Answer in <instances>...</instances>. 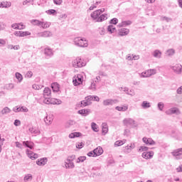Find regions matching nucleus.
Masks as SVG:
<instances>
[{"instance_id": "obj_39", "label": "nucleus", "mask_w": 182, "mask_h": 182, "mask_svg": "<svg viewBox=\"0 0 182 182\" xmlns=\"http://www.w3.org/2000/svg\"><path fill=\"white\" fill-rule=\"evenodd\" d=\"M154 58H161V52L160 50H156L154 52Z\"/></svg>"}, {"instance_id": "obj_53", "label": "nucleus", "mask_w": 182, "mask_h": 182, "mask_svg": "<svg viewBox=\"0 0 182 182\" xmlns=\"http://www.w3.org/2000/svg\"><path fill=\"white\" fill-rule=\"evenodd\" d=\"M90 89H91V90H96V83H95V82L91 83Z\"/></svg>"}, {"instance_id": "obj_11", "label": "nucleus", "mask_w": 182, "mask_h": 182, "mask_svg": "<svg viewBox=\"0 0 182 182\" xmlns=\"http://www.w3.org/2000/svg\"><path fill=\"white\" fill-rule=\"evenodd\" d=\"M152 75H156V70H148L142 73L143 77H150Z\"/></svg>"}, {"instance_id": "obj_45", "label": "nucleus", "mask_w": 182, "mask_h": 182, "mask_svg": "<svg viewBox=\"0 0 182 182\" xmlns=\"http://www.w3.org/2000/svg\"><path fill=\"white\" fill-rule=\"evenodd\" d=\"M91 18H92L94 21H96V19L97 20L99 18V16H97V11H94L92 14H91Z\"/></svg>"}, {"instance_id": "obj_59", "label": "nucleus", "mask_w": 182, "mask_h": 182, "mask_svg": "<svg viewBox=\"0 0 182 182\" xmlns=\"http://www.w3.org/2000/svg\"><path fill=\"white\" fill-rule=\"evenodd\" d=\"M87 156L88 157H96V155L95 154V151L88 152Z\"/></svg>"}, {"instance_id": "obj_6", "label": "nucleus", "mask_w": 182, "mask_h": 182, "mask_svg": "<svg viewBox=\"0 0 182 182\" xmlns=\"http://www.w3.org/2000/svg\"><path fill=\"white\" fill-rule=\"evenodd\" d=\"M43 103H45L46 105H60V103H62V101H58V102H56V100H52V98H46L43 100Z\"/></svg>"}, {"instance_id": "obj_21", "label": "nucleus", "mask_w": 182, "mask_h": 182, "mask_svg": "<svg viewBox=\"0 0 182 182\" xmlns=\"http://www.w3.org/2000/svg\"><path fill=\"white\" fill-rule=\"evenodd\" d=\"M31 23H32V25H34L36 26H41V25H43V21H41L37 19H33L31 21Z\"/></svg>"}, {"instance_id": "obj_58", "label": "nucleus", "mask_w": 182, "mask_h": 182, "mask_svg": "<svg viewBox=\"0 0 182 182\" xmlns=\"http://www.w3.org/2000/svg\"><path fill=\"white\" fill-rule=\"evenodd\" d=\"M85 100L88 101V103H90L93 100V96L90 95L85 97Z\"/></svg>"}, {"instance_id": "obj_34", "label": "nucleus", "mask_w": 182, "mask_h": 182, "mask_svg": "<svg viewBox=\"0 0 182 182\" xmlns=\"http://www.w3.org/2000/svg\"><path fill=\"white\" fill-rule=\"evenodd\" d=\"M51 90L49 89V87H46L43 90V95L44 96H50Z\"/></svg>"}, {"instance_id": "obj_28", "label": "nucleus", "mask_w": 182, "mask_h": 182, "mask_svg": "<svg viewBox=\"0 0 182 182\" xmlns=\"http://www.w3.org/2000/svg\"><path fill=\"white\" fill-rule=\"evenodd\" d=\"M141 107H143V109H149V107H151V105H150V102L144 101L141 104Z\"/></svg>"}, {"instance_id": "obj_31", "label": "nucleus", "mask_w": 182, "mask_h": 182, "mask_svg": "<svg viewBox=\"0 0 182 182\" xmlns=\"http://www.w3.org/2000/svg\"><path fill=\"white\" fill-rule=\"evenodd\" d=\"M51 87L53 92H58L59 91V85H58L57 83L52 84Z\"/></svg>"}, {"instance_id": "obj_15", "label": "nucleus", "mask_w": 182, "mask_h": 182, "mask_svg": "<svg viewBox=\"0 0 182 182\" xmlns=\"http://www.w3.org/2000/svg\"><path fill=\"white\" fill-rule=\"evenodd\" d=\"M23 146H25V147H28V149L32 150V149H33V146H35V144L30 141H23Z\"/></svg>"}, {"instance_id": "obj_8", "label": "nucleus", "mask_w": 182, "mask_h": 182, "mask_svg": "<svg viewBox=\"0 0 182 182\" xmlns=\"http://www.w3.org/2000/svg\"><path fill=\"white\" fill-rule=\"evenodd\" d=\"M180 109L177 107L171 108L168 111L166 112V114H181Z\"/></svg>"}, {"instance_id": "obj_13", "label": "nucleus", "mask_w": 182, "mask_h": 182, "mask_svg": "<svg viewBox=\"0 0 182 182\" xmlns=\"http://www.w3.org/2000/svg\"><path fill=\"white\" fill-rule=\"evenodd\" d=\"M130 30L129 28H121L119 30L118 35L119 36H126L129 35Z\"/></svg>"}, {"instance_id": "obj_29", "label": "nucleus", "mask_w": 182, "mask_h": 182, "mask_svg": "<svg viewBox=\"0 0 182 182\" xmlns=\"http://www.w3.org/2000/svg\"><path fill=\"white\" fill-rule=\"evenodd\" d=\"M102 133L104 134H107V133L109 132V128L107 127V124L102 123Z\"/></svg>"}, {"instance_id": "obj_33", "label": "nucleus", "mask_w": 182, "mask_h": 182, "mask_svg": "<svg viewBox=\"0 0 182 182\" xmlns=\"http://www.w3.org/2000/svg\"><path fill=\"white\" fill-rule=\"evenodd\" d=\"M127 25H132V21H122V23L118 25V26H119V28H122L123 26H127Z\"/></svg>"}, {"instance_id": "obj_16", "label": "nucleus", "mask_w": 182, "mask_h": 182, "mask_svg": "<svg viewBox=\"0 0 182 182\" xmlns=\"http://www.w3.org/2000/svg\"><path fill=\"white\" fill-rule=\"evenodd\" d=\"M46 163H48V159L47 158H43L41 159H38L36 161V164L38 166H45V164H46Z\"/></svg>"}, {"instance_id": "obj_4", "label": "nucleus", "mask_w": 182, "mask_h": 182, "mask_svg": "<svg viewBox=\"0 0 182 182\" xmlns=\"http://www.w3.org/2000/svg\"><path fill=\"white\" fill-rule=\"evenodd\" d=\"M125 126H132V127H137V123L132 118H127L123 120Z\"/></svg>"}, {"instance_id": "obj_57", "label": "nucleus", "mask_w": 182, "mask_h": 182, "mask_svg": "<svg viewBox=\"0 0 182 182\" xmlns=\"http://www.w3.org/2000/svg\"><path fill=\"white\" fill-rule=\"evenodd\" d=\"M164 107V104L163 102H159V103L158 104V108H159L161 111L163 110Z\"/></svg>"}, {"instance_id": "obj_14", "label": "nucleus", "mask_w": 182, "mask_h": 182, "mask_svg": "<svg viewBox=\"0 0 182 182\" xmlns=\"http://www.w3.org/2000/svg\"><path fill=\"white\" fill-rule=\"evenodd\" d=\"M65 163V168H75V164L73 163V161L67 159Z\"/></svg>"}, {"instance_id": "obj_55", "label": "nucleus", "mask_w": 182, "mask_h": 182, "mask_svg": "<svg viewBox=\"0 0 182 182\" xmlns=\"http://www.w3.org/2000/svg\"><path fill=\"white\" fill-rule=\"evenodd\" d=\"M149 150V147L147 146H141L139 149V151H147Z\"/></svg>"}, {"instance_id": "obj_17", "label": "nucleus", "mask_w": 182, "mask_h": 182, "mask_svg": "<svg viewBox=\"0 0 182 182\" xmlns=\"http://www.w3.org/2000/svg\"><path fill=\"white\" fill-rule=\"evenodd\" d=\"M154 155V153L153 151H149V152H144L142 154V157L143 159H151L153 156Z\"/></svg>"}, {"instance_id": "obj_2", "label": "nucleus", "mask_w": 182, "mask_h": 182, "mask_svg": "<svg viewBox=\"0 0 182 182\" xmlns=\"http://www.w3.org/2000/svg\"><path fill=\"white\" fill-rule=\"evenodd\" d=\"M73 82L74 86H79V85L83 83V76L82 75L78 74L76 76L73 77Z\"/></svg>"}, {"instance_id": "obj_1", "label": "nucleus", "mask_w": 182, "mask_h": 182, "mask_svg": "<svg viewBox=\"0 0 182 182\" xmlns=\"http://www.w3.org/2000/svg\"><path fill=\"white\" fill-rule=\"evenodd\" d=\"M74 43L76 46H87V40L82 38L80 37H77L74 39Z\"/></svg>"}, {"instance_id": "obj_52", "label": "nucleus", "mask_w": 182, "mask_h": 182, "mask_svg": "<svg viewBox=\"0 0 182 182\" xmlns=\"http://www.w3.org/2000/svg\"><path fill=\"white\" fill-rule=\"evenodd\" d=\"M123 141H117L114 143V146H117V147H119V146H123Z\"/></svg>"}, {"instance_id": "obj_46", "label": "nucleus", "mask_w": 182, "mask_h": 182, "mask_svg": "<svg viewBox=\"0 0 182 182\" xmlns=\"http://www.w3.org/2000/svg\"><path fill=\"white\" fill-rule=\"evenodd\" d=\"M31 33L29 31H21L20 37L29 36Z\"/></svg>"}, {"instance_id": "obj_27", "label": "nucleus", "mask_w": 182, "mask_h": 182, "mask_svg": "<svg viewBox=\"0 0 182 182\" xmlns=\"http://www.w3.org/2000/svg\"><path fill=\"white\" fill-rule=\"evenodd\" d=\"M11 6V3H8V1H2L0 3V8H9Z\"/></svg>"}, {"instance_id": "obj_47", "label": "nucleus", "mask_w": 182, "mask_h": 182, "mask_svg": "<svg viewBox=\"0 0 182 182\" xmlns=\"http://www.w3.org/2000/svg\"><path fill=\"white\" fill-rule=\"evenodd\" d=\"M89 105H90V102H89V101L86 100L81 101V106L82 107H85V106H89Z\"/></svg>"}, {"instance_id": "obj_7", "label": "nucleus", "mask_w": 182, "mask_h": 182, "mask_svg": "<svg viewBox=\"0 0 182 182\" xmlns=\"http://www.w3.org/2000/svg\"><path fill=\"white\" fill-rule=\"evenodd\" d=\"M117 103V100L108 99L103 101L104 106H113Z\"/></svg>"}, {"instance_id": "obj_38", "label": "nucleus", "mask_w": 182, "mask_h": 182, "mask_svg": "<svg viewBox=\"0 0 182 182\" xmlns=\"http://www.w3.org/2000/svg\"><path fill=\"white\" fill-rule=\"evenodd\" d=\"M8 113H11V109H9L8 107H4L1 110V114H8Z\"/></svg>"}, {"instance_id": "obj_48", "label": "nucleus", "mask_w": 182, "mask_h": 182, "mask_svg": "<svg viewBox=\"0 0 182 182\" xmlns=\"http://www.w3.org/2000/svg\"><path fill=\"white\" fill-rule=\"evenodd\" d=\"M85 160H86V156H80L77 159V163H80V162L83 163V161H85Z\"/></svg>"}, {"instance_id": "obj_18", "label": "nucleus", "mask_w": 182, "mask_h": 182, "mask_svg": "<svg viewBox=\"0 0 182 182\" xmlns=\"http://www.w3.org/2000/svg\"><path fill=\"white\" fill-rule=\"evenodd\" d=\"M93 151H94V154H95V157H97V156H100L103 154V149H102V147L100 146L97 147Z\"/></svg>"}, {"instance_id": "obj_37", "label": "nucleus", "mask_w": 182, "mask_h": 182, "mask_svg": "<svg viewBox=\"0 0 182 182\" xmlns=\"http://www.w3.org/2000/svg\"><path fill=\"white\" fill-rule=\"evenodd\" d=\"M91 127L94 132H99V127H97V124H96V123L92 122Z\"/></svg>"}, {"instance_id": "obj_36", "label": "nucleus", "mask_w": 182, "mask_h": 182, "mask_svg": "<svg viewBox=\"0 0 182 182\" xmlns=\"http://www.w3.org/2000/svg\"><path fill=\"white\" fill-rule=\"evenodd\" d=\"M15 76L19 82H22V80H23V77H22V74L19 73H16Z\"/></svg>"}, {"instance_id": "obj_25", "label": "nucleus", "mask_w": 182, "mask_h": 182, "mask_svg": "<svg viewBox=\"0 0 182 182\" xmlns=\"http://www.w3.org/2000/svg\"><path fill=\"white\" fill-rule=\"evenodd\" d=\"M53 120V119L49 116H46L44 118V122H45L46 124H47L48 126H49V124H52V121Z\"/></svg>"}, {"instance_id": "obj_3", "label": "nucleus", "mask_w": 182, "mask_h": 182, "mask_svg": "<svg viewBox=\"0 0 182 182\" xmlns=\"http://www.w3.org/2000/svg\"><path fill=\"white\" fill-rule=\"evenodd\" d=\"M73 68H83L86 66V63H83L81 58H77L73 61Z\"/></svg>"}, {"instance_id": "obj_64", "label": "nucleus", "mask_w": 182, "mask_h": 182, "mask_svg": "<svg viewBox=\"0 0 182 182\" xmlns=\"http://www.w3.org/2000/svg\"><path fill=\"white\" fill-rule=\"evenodd\" d=\"M14 126H21V121L18 119H16L14 123Z\"/></svg>"}, {"instance_id": "obj_63", "label": "nucleus", "mask_w": 182, "mask_h": 182, "mask_svg": "<svg viewBox=\"0 0 182 182\" xmlns=\"http://www.w3.org/2000/svg\"><path fill=\"white\" fill-rule=\"evenodd\" d=\"M33 0H26L23 2V5H28V4H32Z\"/></svg>"}, {"instance_id": "obj_44", "label": "nucleus", "mask_w": 182, "mask_h": 182, "mask_svg": "<svg viewBox=\"0 0 182 182\" xmlns=\"http://www.w3.org/2000/svg\"><path fill=\"white\" fill-rule=\"evenodd\" d=\"M49 26H50V23L49 22H43V24H41V28H43V29H46L47 28H49Z\"/></svg>"}, {"instance_id": "obj_41", "label": "nucleus", "mask_w": 182, "mask_h": 182, "mask_svg": "<svg viewBox=\"0 0 182 182\" xmlns=\"http://www.w3.org/2000/svg\"><path fill=\"white\" fill-rule=\"evenodd\" d=\"M15 87V85L13 83H9L5 85V89L7 90H12Z\"/></svg>"}, {"instance_id": "obj_50", "label": "nucleus", "mask_w": 182, "mask_h": 182, "mask_svg": "<svg viewBox=\"0 0 182 182\" xmlns=\"http://www.w3.org/2000/svg\"><path fill=\"white\" fill-rule=\"evenodd\" d=\"M32 76H33V73H32V71H28L26 74V77H28V79H31Z\"/></svg>"}, {"instance_id": "obj_26", "label": "nucleus", "mask_w": 182, "mask_h": 182, "mask_svg": "<svg viewBox=\"0 0 182 182\" xmlns=\"http://www.w3.org/2000/svg\"><path fill=\"white\" fill-rule=\"evenodd\" d=\"M124 92H126L127 95H129V96H134V90H131L129 91V88L127 87H124Z\"/></svg>"}, {"instance_id": "obj_23", "label": "nucleus", "mask_w": 182, "mask_h": 182, "mask_svg": "<svg viewBox=\"0 0 182 182\" xmlns=\"http://www.w3.org/2000/svg\"><path fill=\"white\" fill-rule=\"evenodd\" d=\"M82 133L80 132H73L69 134L70 139H75V137H80Z\"/></svg>"}, {"instance_id": "obj_5", "label": "nucleus", "mask_w": 182, "mask_h": 182, "mask_svg": "<svg viewBox=\"0 0 182 182\" xmlns=\"http://www.w3.org/2000/svg\"><path fill=\"white\" fill-rule=\"evenodd\" d=\"M26 153L28 157H29V159H31V160H36V159H38V154L33 153V151L29 149H26Z\"/></svg>"}, {"instance_id": "obj_10", "label": "nucleus", "mask_w": 182, "mask_h": 182, "mask_svg": "<svg viewBox=\"0 0 182 182\" xmlns=\"http://www.w3.org/2000/svg\"><path fill=\"white\" fill-rule=\"evenodd\" d=\"M171 154L173 157L180 159V156H182V148L173 150V151L171 152Z\"/></svg>"}, {"instance_id": "obj_35", "label": "nucleus", "mask_w": 182, "mask_h": 182, "mask_svg": "<svg viewBox=\"0 0 182 182\" xmlns=\"http://www.w3.org/2000/svg\"><path fill=\"white\" fill-rule=\"evenodd\" d=\"M174 53H176V51L174 50V49L171 48L166 51V56H173Z\"/></svg>"}, {"instance_id": "obj_12", "label": "nucleus", "mask_w": 182, "mask_h": 182, "mask_svg": "<svg viewBox=\"0 0 182 182\" xmlns=\"http://www.w3.org/2000/svg\"><path fill=\"white\" fill-rule=\"evenodd\" d=\"M142 141L147 144L148 146H153L156 144V141H154L151 138L144 137L142 139Z\"/></svg>"}, {"instance_id": "obj_24", "label": "nucleus", "mask_w": 182, "mask_h": 182, "mask_svg": "<svg viewBox=\"0 0 182 182\" xmlns=\"http://www.w3.org/2000/svg\"><path fill=\"white\" fill-rule=\"evenodd\" d=\"M106 19H107V14H102L97 18V22H103V21H106Z\"/></svg>"}, {"instance_id": "obj_43", "label": "nucleus", "mask_w": 182, "mask_h": 182, "mask_svg": "<svg viewBox=\"0 0 182 182\" xmlns=\"http://www.w3.org/2000/svg\"><path fill=\"white\" fill-rule=\"evenodd\" d=\"M42 87H43V85H36V84H34L32 85V89H34V90H41V89H42Z\"/></svg>"}, {"instance_id": "obj_19", "label": "nucleus", "mask_w": 182, "mask_h": 182, "mask_svg": "<svg viewBox=\"0 0 182 182\" xmlns=\"http://www.w3.org/2000/svg\"><path fill=\"white\" fill-rule=\"evenodd\" d=\"M41 38H49L52 36V33L50 31H43L39 33Z\"/></svg>"}, {"instance_id": "obj_22", "label": "nucleus", "mask_w": 182, "mask_h": 182, "mask_svg": "<svg viewBox=\"0 0 182 182\" xmlns=\"http://www.w3.org/2000/svg\"><path fill=\"white\" fill-rule=\"evenodd\" d=\"M32 180H33V176H32V174L28 173L24 176V178H23L24 182L32 181Z\"/></svg>"}, {"instance_id": "obj_9", "label": "nucleus", "mask_w": 182, "mask_h": 182, "mask_svg": "<svg viewBox=\"0 0 182 182\" xmlns=\"http://www.w3.org/2000/svg\"><path fill=\"white\" fill-rule=\"evenodd\" d=\"M173 72L177 75H180L182 70V65L181 64H176L174 66H172Z\"/></svg>"}, {"instance_id": "obj_56", "label": "nucleus", "mask_w": 182, "mask_h": 182, "mask_svg": "<svg viewBox=\"0 0 182 182\" xmlns=\"http://www.w3.org/2000/svg\"><path fill=\"white\" fill-rule=\"evenodd\" d=\"M162 21H166V22H171L173 19L171 18L164 16L162 17Z\"/></svg>"}, {"instance_id": "obj_42", "label": "nucleus", "mask_w": 182, "mask_h": 182, "mask_svg": "<svg viewBox=\"0 0 182 182\" xmlns=\"http://www.w3.org/2000/svg\"><path fill=\"white\" fill-rule=\"evenodd\" d=\"M28 131L30 132V133H31L32 134H39V131L38 129H33V127H31L28 129Z\"/></svg>"}, {"instance_id": "obj_32", "label": "nucleus", "mask_w": 182, "mask_h": 182, "mask_svg": "<svg viewBox=\"0 0 182 182\" xmlns=\"http://www.w3.org/2000/svg\"><path fill=\"white\" fill-rule=\"evenodd\" d=\"M108 32H110V33H114L116 32V28L113 25H110L107 28Z\"/></svg>"}, {"instance_id": "obj_62", "label": "nucleus", "mask_w": 182, "mask_h": 182, "mask_svg": "<svg viewBox=\"0 0 182 182\" xmlns=\"http://www.w3.org/2000/svg\"><path fill=\"white\" fill-rule=\"evenodd\" d=\"M84 146L85 144L83 142H80L76 146L77 149H82Z\"/></svg>"}, {"instance_id": "obj_49", "label": "nucleus", "mask_w": 182, "mask_h": 182, "mask_svg": "<svg viewBox=\"0 0 182 182\" xmlns=\"http://www.w3.org/2000/svg\"><path fill=\"white\" fill-rule=\"evenodd\" d=\"M17 27L15 28V29H19L20 31L22 29H25V26L23 24H22V23H20L18 24H17Z\"/></svg>"}, {"instance_id": "obj_54", "label": "nucleus", "mask_w": 182, "mask_h": 182, "mask_svg": "<svg viewBox=\"0 0 182 182\" xmlns=\"http://www.w3.org/2000/svg\"><path fill=\"white\" fill-rule=\"evenodd\" d=\"M62 2H63V0H53L55 5H62Z\"/></svg>"}, {"instance_id": "obj_40", "label": "nucleus", "mask_w": 182, "mask_h": 182, "mask_svg": "<svg viewBox=\"0 0 182 182\" xmlns=\"http://www.w3.org/2000/svg\"><path fill=\"white\" fill-rule=\"evenodd\" d=\"M90 110V109H80L78 111L79 114H89Z\"/></svg>"}, {"instance_id": "obj_20", "label": "nucleus", "mask_w": 182, "mask_h": 182, "mask_svg": "<svg viewBox=\"0 0 182 182\" xmlns=\"http://www.w3.org/2000/svg\"><path fill=\"white\" fill-rule=\"evenodd\" d=\"M44 53L46 56H53V51L49 47L45 48Z\"/></svg>"}, {"instance_id": "obj_60", "label": "nucleus", "mask_w": 182, "mask_h": 182, "mask_svg": "<svg viewBox=\"0 0 182 182\" xmlns=\"http://www.w3.org/2000/svg\"><path fill=\"white\" fill-rule=\"evenodd\" d=\"M16 147H18V149H22L23 145L21 144L19 141H16L15 142Z\"/></svg>"}, {"instance_id": "obj_30", "label": "nucleus", "mask_w": 182, "mask_h": 182, "mask_svg": "<svg viewBox=\"0 0 182 182\" xmlns=\"http://www.w3.org/2000/svg\"><path fill=\"white\" fill-rule=\"evenodd\" d=\"M116 110H118V112H126L129 107L127 106H123V107H116Z\"/></svg>"}, {"instance_id": "obj_51", "label": "nucleus", "mask_w": 182, "mask_h": 182, "mask_svg": "<svg viewBox=\"0 0 182 182\" xmlns=\"http://www.w3.org/2000/svg\"><path fill=\"white\" fill-rule=\"evenodd\" d=\"M117 22H119V20L116 18H114L110 21V23H112V25H117Z\"/></svg>"}, {"instance_id": "obj_61", "label": "nucleus", "mask_w": 182, "mask_h": 182, "mask_svg": "<svg viewBox=\"0 0 182 182\" xmlns=\"http://www.w3.org/2000/svg\"><path fill=\"white\" fill-rule=\"evenodd\" d=\"M75 159H76V156L71 155L68 157L67 160H70V161H73V160H75Z\"/></svg>"}]
</instances>
